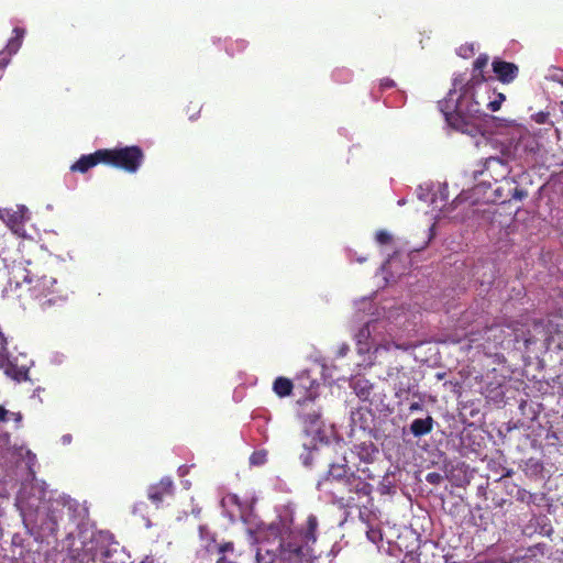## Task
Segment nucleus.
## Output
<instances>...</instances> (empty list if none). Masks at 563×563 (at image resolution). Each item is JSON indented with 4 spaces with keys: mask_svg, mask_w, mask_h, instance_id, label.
<instances>
[{
    "mask_svg": "<svg viewBox=\"0 0 563 563\" xmlns=\"http://www.w3.org/2000/svg\"><path fill=\"white\" fill-rule=\"evenodd\" d=\"M492 67L496 78L505 85L514 82L519 75V67L515 63L499 58L493 60Z\"/></svg>",
    "mask_w": 563,
    "mask_h": 563,
    "instance_id": "13",
    "label": "nucleus"
},
{
    "mask_svg": "<svg viewBox=\"0 0 563 563\" xmlns=\"http://www.w3.org/2000/svg\"><path fill=\"white\" fill-rule=\"evenodd\" d=\"M239 553L232 541H222L221 548L218 549V556L214 563H239Z\"/></svg>",
    "mask_w": 563,
    "mask_h": 563,
    "instance_id": "20",
    "label": "nucleus"
},
{
    "mask_svg": "<svg viewBox=\"0 0 563 563\" xmlns=\"http://www.w3.org/2000/svg\"><path fill=\"white\" fill-rule=\"evenodd\" d=\"M560 84L563 86V81H560Z\"/></svg>",
    "mask_w": 563,
    "mask_h": 563,
    "instance_id": "42",
    "label": "nucleus"
},
{
    "mask_svg": "<svg viewBox=\"0 0 563 563\" xmlns=\"http://www.w3.org/2000/svg\"><path fill=\"white\" fill-rule=\"evenodd\" d=\"M505 99L506 97L501 92L497 93L490 90V93L486 95L484 89H479L473 84H464L454 110L452 112L442 111L451 126L462 129L468 124L470 120L485 115L484 107L492 112L498 111Z\"/></svg>",
    "mask_w": 563,
    "mask_h": 563,
    "instance_id": "2",
    "label": "nucleus"
},
{
    "mask_svg": "<svg viewBox=\"0 0 563 563\" xmlns=\"http://www.w3.org/2000/svg\"><path fill=\"white\" fill-rule=\"evenodd\" d=\"M373 486L356 473H351L346 482L335 489H331L333 503L342 508H354L364 506L363 499H369Z\"/></svg>",
    "mask_w": 563,
    "mask_h": 563,
    "instance_id": "5",
    "label": "nucleus"
},
{
    "mask_svg": "<svg viewBox=\"0 0 563 563\" xmlns=\"http://www.w3.org/2000/svg\"><path fill=\"white\" fill-rule=\"evenodd\" d=\"M351 387L360 400L372 402L371 396L373 394L374 385L368 379L365 377L355 378L351 383Z\"/></svg>",
    "mask_w": 563,
    "mask_h": 563,
    "instance_id": "19",
    "label": "nucleus"
},
{
    "mask_svg": "<svg viewBox=\"0 0 563 563\" xmlns=\"http://www.w3.org/2000/svg\"><path fill=\"white\" fill-rule=\"evenodd\" d=\"M320 418V413L313 412L306 416V421L309 420V422L312 424Z\"/></svg>",
    "mask_w": 563,
    "mask_h": 563,
    "instance_id": "34",
    "label": "nucleus"
},
{
    "mask_svg": "<svg viewBox=\"0 0 563 563\" xmlns=\"http://www.w3.org/2000/svg\"><path fill=\"white\" fill-rule=\"evenodd\" d=\"M516 181L514 179H506L505 186L507 187V195H503L504 187H498L495 190L496 197L501 199L503 202L515 199L522 200L528 196V192L525 189L519 188L518 186H514Z\"/></svg>",
    "mask_w": 563,
    "mask_h": 563,
    "instance_id": "18",
    "label": "nucleus"
},
{
    "mask_svg": "<svg viewBox=\"0 0 563 563\" xmlns=\"http://www.w3.org/2000/svg\"><path fill=\"white\" fill-rule=\"evenodd\" d=\"M201 539L203 544L197 551V558L202 562L207 561L208 563L212 562V555L218 556V549L221 548V542L218 543L214 534H206L203 536V529L200 528Z\"/></svg>",
    "mask_w": 563,
    "mask_h": 563,
    "instance_id": "17",
    "label": "nucleus"
},
{
    "mask_svg": "<svg viewBox=\"0 0 563 563\" xmlns=\"http://www.w3.org/2000/svg\"><path fill=\"white\" fill-rule=\"evenodd\" d=\"M351 473L346 464L331 463L328 472L318 481L317 489L331 495V489L340 487Z\"/></svg>",
    "mask_w": 563,
    "mask_h": 563,
    "instance_id": "9",
    "label": "nucleus"
},
{
    "mask_svg": "<svg viewBox=\"0 0 563 563\" xmlns=\"http://www.w3.org/2000/svg\"><path fill=\"white\" fill-rule=\"evenodd\" d=\"M511 169L508 163L497 156H490L481 163V168L475 169L473 173L474 179H481L482 183L490 186L492 181L498 183L510 179L508 176Z\"/></svg>",
    "mask_w": 563,
    "mask_h": 563,
    "instance_id": "8",
    "label": "nucleus"
},
{
    "mask_svg": "<svg viewBox=\"0 0 563 563\" xmlns=\"http://www.w3.org/2000/svg\"><path fill=\"white\" fill-rule=\"evenodd\" d=\"M380 87L383 89H388L395 87V81L390 78H384L380 80Z\"/></svg>",
    "mask_w": 563,
    "mask_h": 563,
    "instance_id": "31",
    "label": "nucleus"
},
{
    "mask_svg": "<svg viewBox=\"0 0 563 563\" xmlns=\"http://www.w3.org/2000/svg\"><path fill=\"white\" fill-rule=\"evenodd\" d=\"M401 563H420V562L416 555L407 554Z\"/></svg>",
    "mask_w": 563,
    "mask_h": 563,
    "instance_id": "33",
    "label": "nucleus"
},
{
    "mask_svg": "<svg viewBox=\"0 0 563 563\" xmlns=\"http://www.w3.org/2000/svg\"><path fill=\"white\" fill-rule=\"evenodd\" d=\"M439 379L443 378L444 374H438L437 375Z\"/></svg>",
    "mask_w": 563,
    "mask_h": 563,
    "instance_id": "40",
    "label": "nucleus"
},
{
    "mask_svg": "<svg viewBox=\"0 0 563 563\" xmlns=\"http://www.w3.org/2000/svg\"><path fill=\"white\" fill-rule=\"evenodd\" d=\"M292 390L294 383L287 377L279 376L273 382V391L280 398L290 396Z\"/></svg>",
    "mask_w": 563,
    "mask_h": 563,
    "instance_id": "23",
    "label": "nucleus"
},
{
    "mask_svg": "<svg viewBox=\"0 0 563 563\" xmlns=\"http://www.w3.org/2000/svg\"><path fill=\"white\" fill-rule=\"evenodd\" d=\"M526 325L522 321L519 320H510L506 323V327L512 330L515 333V340L517 342L522 341L525 345L528 347L532 343H534V339L530 332V330L523 331L522 328Z\"/></svg>",
    "mask_w": 563,
    "mask_h": 563,
    "instance_id": "21",
    "label": "nucleus"
},
{
    "mask_svg": "<svg viewBox=\"0 0 563 563\" xmlns=\"http://www.w3.org/2000/svg\"><path fill=\"white\" fill-rule=\"evenodd\" d=\"M2 368L4 374L11 377L15 382H23L29 379V365L27 364H14L11 360V355L5 346V339L2 336Z\"/></svg>",
    "mask_w": 563,
    "mask_h": 563,
    "instance_id": "12",
    "label": "nucleus"
},
{
    "mask_svg": "<svg viewBox=\"0 0 563 563\" xmlns=\"http://www.w3.org/2000/svg\"><path fill=\"white\" fill-rule=\"evenodd\" d=\"M8 63H9V60H7L5 58L2 57V63H1L2 68H4Z\"/></svg>",
    "mask_w": 563,
    "mask_h": 563,
    "instance_id": "39",
    "label": "nucleus"
},
{
    "mask_svg": "<svg viewBox=\"0 0 563 563\" xmlns=\"http://www.w3.org/2000/svg\"><path fill=\"white\" fill-rule=\"evenodd\" d=\"M378 453V450L373 445H360L357 448L358 457L365 463H371L374 459V455Z\"/></svg>",
    "mask_w": 563,
    "mask_h": 563,
    "instance_id": "26",
    "label": "nucleus"
},
{
    "mask_svg": "<svg viewBox=\"0 0 563 563\" xmlns=\"http://www.w3.org/2000/svg\"><path fill=\"white\" fill-rule=\"evenodd\" d=\"M375 241L379 244V245H387L389 243H391L393 241V236L389 232H387L386 230H378L375 234Z\"/></svg>",
    "mask_w": 563,
    "mask_h": 563,
    "instance_id": "28",
    "label": "nucleus"
},
{
    "mask_svg": "<svg viewBox=\"0 0 563 563\" xmlns=\"http://www.w3.org/2000/svg\"><path fill=\"white\" fill-rule=\"evenodd\" d=\"M175 485L169 477H163L158 483L153 484L147 489L148 499L159 507L174 498Z\"/></svg>",
    "mask_w": 563,
    "mask_h": 563,
    "instance_id": "11",
    "label": "nucleus"
},
{
    "mask_svg": "<svg viewBox=\"0 0 563 563\" xmlns=\"http://www.w3.org/2000/svg\"><path fill=\"white\" fill-rule=\"evenodd\" d=\"M347 351H349V346L347 345H343V346H341V349L339 351V355L340 356H344Z\"/></svg>",
    "mask_w": 563,
    "mask_h": 563,
    "instance_id": "36",
    "label": "nucleus"
},
{
    "mask_svg": "<svg viewBox=\"0 0 563 563\" xmlns=\"http://www.w3.org/2000/svg\"><path fill=\"white\" fill-rule=\"evenodd\" d=\"M318 518L309 515L306 527L300 530H289L282 536L279 552L283 560L301 563L308 562L311 556V544L317 541Z\"/></svg>",
    "mask_w": 563,
    "mask_h": 563,
    "instance_id": "3",
    "label": "nucleus"
},
{
    "mask_svg": "<svg viewBox=\"0 0 563 563\" xmlns=\"http://www.w3.org/2000/svg\"><path fill=\"white\" fill-rule=\"evenodd\" d=\"M98 164H104V153L102 150H97L96 152L81 155L78 161H76L71 166L70 170L74 173H87L90 168L97 166Z\"/></svg>",
    "mask_w": 563,
    "mask_h": 563,
    "instance_id": "16",
    "label": "nucleus"
},
{
    "mask_svg": "<svg viewBox=\"0 0 563 563\" xmlns=\"http://www.w3.org/2000/svg\"><path fill=\"white\" fill-rule=\"evenodd\" d=\"M2 444L7 446L5 452L2 453V459L5 460V475L2 476V484L12 483V486L21 484L15 505L23 520L41 528L49 523L48 529L54 531L60 518L59 514L71 499L65 496L46 498V489L35 483L36 455L23 445L11 446L8 432H2Z\"/></svg>",
    "mask_w": 563,
    "mask_h": 563,
    "instance_id": "1",
    "label": "nucleus"
},
{
    "mask_svg": "<svg viewBox=\"0 0 563 563\" xmlns=\"http://www.w3.org/2000/svg\"><path fill=\"white\" fill-rule=\"evenodd\" d=\"M21 412H12L2 407V423H13V429L18 430L22 427Z\"/></svg>",
    "mask_w": 563,
    "mask_h": 563,
    "instance_id": "25",
    "label": "nucleus"
},
{
    "mask_svg": "<svg viewBox=\"0 0 563 563\" xmlns=\"http://www.w3.org/2000/svg\"><path fill=\"white\" fill-rule=\"evenodd\" d=\"M488 55L481 54L473 63V73L472 77L466 84H473L474 86H477L479 89H484V92L486 95L490 93V88L486 84V78L484 76V68L488 64Z\"/></svg>",
    "mask_w": 563,
    "mask_h": 563,
    "instance_id": "15",
    "label": "nucleus"
},
{
    "mask_svg": "<svg viewBox=\"0 0 563 563\" xmlns=\"http://www.w3.org/2000/svg\"><path fill=\"white\" fill-rule=\"evenodd\" d=\"M317 455H318V450L316 448L308 449V450H306L305 453L301 454L300 459H301L302 464L306 467H312L313 463L317 459Z\"/></svg>",
    "mask_w": 563,
    "mask_h": 563,
    "instance_id": "27",
    "label": "nucleus"
},
{
    "mask_svg": "<svg viewBox=\"0 0 563 563\" xmlns=\"http://www.w3.org/2000/svg\"><path fill=\"white\" fill-rule=\"evenodd\" d=\"M419 410H422V404H421V402H412V404L409 406V411H410V412L419 411Z\"/></svg>",
    "mask_w": 563,
    "mask_h": 563,
    "instance_id": "35",
    "label": "nucleus"
},
{
    "mask_svg": "<svg viewBox=\"0 0 563 563\" xmlns=\"http://www.w3.org/2000/svg\"><path fill=\"white\" fill-rule=\"evenodd\" d=\"M35 264L27 263L25 266L22 262L15 263L8 268V282L4 288V297L16 299L23 305L26 303L25 284H30L35 274Z\"/></svg>",
    "mask_w": 563,
    "mask_h": 563,
    "instance_id": "7",
    "label": "nucleus"
},
{
    "mask_svg": "<svg viewBox=\"0 0 563 563\" xmlns=\"http://www.w3.org/2000/svg\"><path fill=\"white\" fill-rule=\"evenodd\" d=\"M35 274L30 284H25L26 300L29 298L41 300L47 298L43 303L53 305L68 298L67 289L57 286V279L53 276L52 269L45 265L35 264Z\"/></svg>",
    "mask_w": 563,
    "mask_h": 563,
    "instance_id": "4",
    "label": "nucleus"
},
{
    "mask_svg": "<svg viewBox=\"0 0 563 563\" xmlns=\"http://www.w3.org/2000/svg\"><path fill=\"white\" fill-rule=\"evenodd\" d=\"M62 440H63V443L68 444L71 442V435L65 434V435H63Z\"/></svg>",
    "mask_w": 563,
    "mask_h": 563,
    "instance_id": "37",
    "label": "nucleus"
},
{
    "mask_svg": "<svg viewBox=\"0 0 563 563\" xmlns=\"http://www.w3.org/2000/svg\"><path fill=\"white\" fill-rule=\"evenodd\" d=\"M104 164L134 174L144 161V152L137 145L103 148Z\"/></svg>",
    "mask_w": 563,
    "mask_h": 563,
    "instance_id": "6",
    "label": "nucleus"
},
{
    "mask_svg": "<svg viewBox=\"0 0 563 563\" xmlns=\"http://www.w3.org/2000/svg\"><path fill=\"white\" fill-rule=\"evenodd\" d=\"M389 377L395 376V396L399 399H408L410 394L416 395L417 384L415 379L410 376L408 372H405L404 368H394L388 373Z\"/></svg>",
    "mask_w": 563,
    "mask_h": 563,
    "instance_id": "10",
    "label": "nucleus"
},
{
    "mask_svg": "<svg viewBox=\"0 0 563 563\" xmlns=\"http://www.w3.org/2000/svg\"><path fill=\"white\" fill-rule=\"evenodd\" d=\"M1 467H2V468H3V467L5 468V463H4V464H1Z\"/></svg>",
    "mask_w": 563,
    "mask_h": 563,
    "instance_id": "41",
    "label": "nucleus"
},
{
    "mask_svg": "<svg viewBox=\"0 0 563 563\" xmlns=\"http://www.w3.org/2000/svg\"><path fill=\"white\" fill-rule=\"evenodd\" d=\"M426 479L432 485H439L443 481V476L440 473L431 472L427 474Z\"/></svg>",
    "mask_w": 563,
    "mask_h": 563,
    "instance_id": "29",
    "label": "nucleus"
},
{
    "mask_svg": "<svg viewBox=\"0 0 563 563\" xmlns=\"http://www.w3.org/2000/svg\"><path fill=\"white\" fill-rule=\"evenodd\" d=\"M560 81H563V79H560V80H559V82H560Z\"/></svg>",
    "mask_w": 563,
    "mask_h": 563,
    "instance_id": "43",
    "label": "nucleus"
},
{
    "mask_svg": "<svg viewBox=\"0 0 563 563\" xmlns=\"http://www.w3.org/2000/svg\"><path fill=\"white\" fill-rule=\"evenodd\" d=\"M357 472L362 473L365 475V481L366 479H374L376 476L375 474L371 471V468L368 466H365V467H357Z\"/></svg>",
    "mask_w": 563,
    "mask_h": 563,
    "instance_id": "30",
    "label": "nucleus"
},
{
    "mask_svg": "<svg viewBox=\"0 0 563 563\" xmlns=\"http://www.w3.org/2000/svg\"><path fill=\"white\" fill-rule=\"evenodd\" d=\"M533 325L534 327H542L543 325V321L542 320H533Z\"/></svg>",
    "mask_w": 563,
    "mask_h": 563,
    "instance_id": "38",
    "label": "nucleus"
},
{
    "mask_svg": "<svg viewBox=\"0 0 563 563\" xmlns=\"http://www.w3.org/2000/svg\"><path fill=\"white\" fill-rule=\"evenodd\" d=\"M7 225L12 231V233L18 236H24V223L29 219L27 208L24 206H18L16 210L7 209Z\"/></svg>",
    "mask_w": 563,
    "mask_h": 563,
    "instance_id": "14",
    "label": "nucleus"
},
{
    "mask_svg": "<svg viewBox=\"0 0 563 563\" xmlns=\"http://www.w3.org/2000/svg\"><path fill=\"white\" fill-rule=\"evenodd\" d=\"M24 35H25V29L18 27V26L14 27L13 36L8 41L5 48L2 49V54L4 52L8 53L9 55L15 54L22 45Z\"/></svg>",
    "mask_w": 563,
    "mask_h": 563,
    "instance_id": "24",
    "label": "nucleus"
},
{
    "mask_svg": "<svg viewBox=\"0 0 563 563\" xmlns=\"http://www.w3.org/2000/svg\"><path fill=\"white\" fill-rule=\"evenodd\" d=\"M549 114L544 112H539L536 115V122L539 124H544L548 120Z\"/></svg>",
    "mask_w": 563,
    "mask_h": 563,
    "instance_id": "32",
    "label": "nucleus"
},
{
    "mask_svg": "<svg viewBox=\"0 0 563 563\" xmlns=\"http://www.w3.org/2000/svg\"><path fill=\"white\" fill-rule=\"evenodd\" d=\"M434 420L431 416L424 419H415L410 424V432L416 438H421L432 432Z\"/></svg>",
    "mask_w": 563,
    "mask_h": 563,
    "instance_id": "22",
    "label": "nucleus"
}]
</instances>
